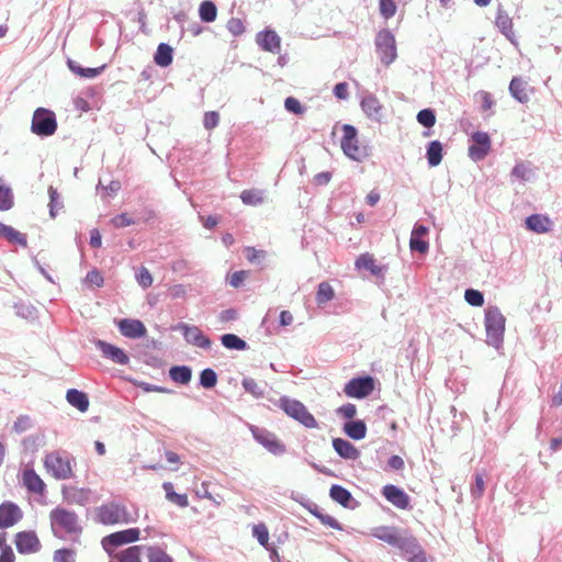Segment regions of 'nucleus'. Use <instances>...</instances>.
I'll use <instances>...</instances> for the list:
<instances>
[{
  "label": "nucleus",
  "mask_w": 562,
  "mask_h": 562,
  "mask_svg": "<svg viewBox=\"0 0 562 562\" xmlns=\"http://www.w3.org/2000/svg\"><path fill=\"white\" fill-rule=\"evenodd\" d=\"M506 318L497 306L490 305L485 310L484 326L486 344L499 350L503 347Z\"/></svg>",
  "instance_id": "obj_1"
},
{
  "label": "nucleus",
  "mask_w": 562,
  "mask_h": 562,
  "mask_svg": "<svg viewBox=\"0 0 562 562\" xmlns=\"http://www.w3.org/2000/svg\"><path fill=\"white\" fill-rule=\"evenodd\" d=\"M50 526L55 536L61 538L60 532L67 535H79L82 528L79 518L75 512L68 510L63 507L54 508L50 514Z\"/></svg>",
  "instance_id": "obj_2"
},
{
  "label": "nucleus",
  "mask_w": 562,
  "mask_h": 562,
  "mask_svg": "<svg viewBox=\"0 0 562 562\" xmlns=\"http://www.w3.org/2000/svg\"><path fill=\"white\" fill-rule=\"evenodd\" d=\"M97 519L102 525H127L136 520L126 506L117 502H108L97 508Z\"/></svg>",
  "instance_id": "obj_3"
},
{
  "label": "nucleus",
  "mask_w": 562,
  "mask_h": 562,
  "mask_svg": "<svg viewBox=\"0 0 562 562\" xmlns=\"http://www.w3.org/2000/svg\"><path fill=\"white\" fill-rule=\"evenodd\" d=\"M279 406L284 411V413L288 416L297 420L306 428L318 427L315 417L307 411V408L302 402L290 398L288 396H281L279 400Z\"/></svg>",
  "instance_id": "obj_4"
},
{
  "label": "nucleus",
  "mask_w": 562,
  "mask_h": 562,
  "mask_svg": "<svg viewBox=\"0 0 562 562\" xmlns=\"http://www.w3.org/2000/svg\"><path fill=\"white\" fill-rule=\"evenodd\" d=\"M57 130L56 115L52 110L37 108L32 117L31 131L40 137H48Z\"/></svg>",
  "instance_id": "obj_5"
},
{
  "label": "nucleus",
  "mask_w": 562,
  "mask_h": 562,
  "mask_svg": "<svg viewBox=\"0 0 562 562\" xmlns=\"http://www.w3.org/2000/svg\"><path fill=\"white\" fill-rule=\"evenodd\" d=\"M342 132L344 135L340 146L344 154L356 161L364 159L367 157V151L364 148L359 146L357 128L350 124H345L342 126Z\"/></svg>",
  "instance_id": "obj_6"
},
{
  "label": "nucleus",
  "mask_w": 562,
  "mask_h": 562,
  "mask_svg": "<svg viewBox=\"0 0 562 562\" xmlns=\"http://www.w3.org/2000/svg\"><path fill=\"white\" fill-rule=\"evenodd\" d=\"M375 47L381 63L385 66L391 65L397 56L395 37L389 30H382L375 37Z\"/></svg>",
  "instance_id": "obj_7"
},
{
  "label": "nucleus",
  "mask_w": 562,
  "mask_h": 562,
  "mask_svg": "<svg viewBox=\"0 0 562 562\" xmlns=\"http://www.w3.org/2000/svg\"><path fill=\"white\" fill-rule=\"evenodd\" d=\"M139 533L140 531L138 528H130L116 531L104 537L101 543L104 551L109 555H112L117 552L115 551L117 547L137 541L139 539Z\"/></svg>",
  "instance_id": "obj_8"
},
{
  "label": "nucleus",
  "mask_w": 562,
  "mask_h": 562,
  "mask_svg": "<svg viewBox=\"0 0 562 562\" xmlns=\"http://www.w3.org/2000/svg\"><path fill=\"white\" fill-rule=\"evenodd\" d=\"M44 463L47 471L57 480H67L72 476L70 459L67 456L52 452L46 456Z\"/></svg>",
  "instance_id": "obj_9"
},
{
  "label": "nucleus",
  "mask_w": 562,
  "mask_h": 562,
  "mask_svg": "<svg viewBox=\"0 0 562 562\" xmlns=\"http://www.w3.org/2000/svg\"><path fill=\"white\" fill-rule=\"evenodd\" d=\"M401 550L402 555L408 562H426V555L417 539L407 532H404L398 544L395 547Z\"/></svg>",
  "instance_id": "obj_10"
},
{
  "label": "nucleus",
  "mask_w": 562,
  "mask_h": 562,
  "mask_svg": "<svg viewBox=\"0 0 562 562\" xmlns=\"http://www.w3.org/2000/svg\"><path fill=\"white\" fill-rule=\"evenodd\" d=\"M373 389V378L366 375L349 380L344 387V392L348 397L364 398L372 393Z\"/></svg>",
  "instance_id": "obj_11"
},
{
  "label": "nucleus",
  "mask_w": 562,
  "mask_h": 562,
  "mask_svg": "<svg viewBox=\"0 0 562 562\" xmlns=\"http://www.w3.org/2000/svg\"><path fill=\"white\" fill-rule=\"evenodd\" d=\"M250 431L254 439L263 446L269 452L276 456H280L285 452V446L278 440L274 434L257 426H251Z\"/></svg>",
  "instance_id": "obj_12"
},
{
  "label": "nucleus",
  "mask_w": 562,
  "mask_h": 562,
  "mask_svg": "<svg viewBox=\"0 0 562 562\" xmlns=\"http://www.w3.org/2000/svg\"><path fill=\"white\" fill-rule=\"evenodd\" d=\"M472 144L469 147V156L474 161L483 160L491 150V138L485 132H474L471 135Z\"/></svg>",
  "instance_id": "obj_13"
},
{
  "label": "nucleus",
  "mask_w": 562,
  "mask_h": 562,
  "mask_svg": "<svg viewBox=\"0 0 562 562\" xmlns=\"http://www.w3.org/2000/svg\"><path fill=\"white\" fill-rule=\"evenodd\" d=\"M177 329L182 331L183 338L188 344L193 345V346L199 347L204 350H207L211 348V346H212L211 339L207 336H205L199 327L193 326V325L191 326V325H188L184 323H180L177 326Z\"/></svg>",
  "instance_id": "obj_14"
},
{
  "label": "nucleus",
  "mask_w": 562,
  "mask_h": 562,
  "mask_svg": "<svg viewBox=\"0 0 562 562\" xmlns=\"http://www.w3.org/2000/svg\"><path fill=\"white\" fill-rule=\"evenodd\" d=\"M361 110L367 117L373 122H381L383 117V106L375 94L371 92L363 93L361 98Z\"/></svg>",
  "instance_id": "obj_15"
},
{
  "label": "nucleus",
  "mask_w": 562,
  "mask_h": 562,
  "mask_svg": "<svg viewBox=\"0 0 562 562\" xmlns=\"http://www.w3.org/2000/svg\"><path fill=\"white\" fill-rule=\"evenodd\" d=\"M23 518L21 508L12 502H3L0 505V529H7L18 524Z\"/></svg>",
  "instance_id": "obj_16"
},
{
  "label": "nucleus",
  "mask_w": 562,
  "mask_h": 562,
  "mask_svg": "<svg viewBox=\"0 0 562 562\" xmlns=\"http://www.w3.org/2000/svg\"><path fill=\"white\" fill-rule=\"evenodd\" d=\"M15 547L19 553L30 554L40 551L41 542L34 531H20L15 536Z\"/></svg>",
  "instance_id": "obj_17"
},
{
  "label": "nucleus",
  "mask_w": 562,
  "mask_h": 562,
  "mask_svg": "<svg viewBox=\"0 0 562 562\" xmlns=\"http://www.w3.org/2000/svg\"><path fill=\"white\" fill-rule=\"evenodd\" d=\"M94 345L104 358L112 360L114 363L125 366L130 362V357L123 349L101 339L95 340Z\"/></svg>",
  "instance_id": "obj_18"
},
{
  "label": "nucleus",
  "mask_w": 562,
  "mask_h": 562,
  "mask_svg": "<svg viewBox=\"0 0 562 562\" xmlns=\"http://www.w3.org/2000/svg\"><path fill=\"white\" fill-rule=\"evenodd\" d=\"M382 495L398 509L409 508L411 498L408 494L396 485L387 484L383 486Z\"/></svg>",
  "instance_id": "obj_19"
},
{
  "label": "nucleus",
  "mask_w": 562,
  "mask_h": 562,
  "mask_svg": "<svg viewBox=\"0 0 562 562\" xmlns=\"http://www.w3.org/2000/svg\"><path fill=\"white\" fill-rule=\"evenodd\" d=\"M120 333L127 338L136 339L146 335V327L139 319L122 318L117 323Z\"/></svg>",
  "instance_id": "obj_20"
},
{
  "label": "nucleus",
  "mask_w": 562,
  "mask_h": 562,
  "mask_svg": "<svg viewBox=\"0 0 562 562\" xmlns=\"http://www.w3.org/2000/svg\"><path fill=\"white\" fill-rule=\"evenodd\" d=\"M256 42L259 47L266 52H270L277 54L281 48V38L280 36L272 30H265L257 34Z\"/></svg>",
  "instance_id": "obj_21"
},
{
  "label": "nucleus",
  "mask_w": 562,
  "mask_h": 562,
  "mask_svg": "<svg viewBox=\"0 0 562 562\" xmlns=\"http://www.w3.org/2000/svg\"><path fill=\"white\" fill-rule=\"evenodd\" d=\"M356 268L357 269H366L371 272L372 276L376 278L384 279V276L387 271L386 266H381L376 263V260L374 259L373 255L371 254H362L360 255L356 260Z\"/></svg>",
  "instance_id": "obj_22"
},
{
  "label": "nucleus",
  "mask_w": 562,
  "mask_h": 562,
  "mask_svg": "<svg viewBox=\"0 0 562 562\" xmlns=\"http://www.w3.org/2000/svg\"><path fill=\"white\" fill-rule=\"evenodd\" d=\"M429 233L425 225L415 224L409 238V247L412 251L425 254L428 251L429 244L424 237Z\"/></svg>",
  "instance_id": "obj_23"
},
{
  "label": "nucleus",
  "mask_w": 562,
  "mask_h": 562,
  "mask_svg": "<svg viewBox=\"0 0 562 562\" xmlns=\"http://www.w3.org/2000/svg\"><path fill=\"white\" fill-rule=\"evenodd\" d=\"M403 533L396 527L391 526H380L372 530L373 537L394 548L398 544Z\"/></svg>",
  "instance_id": "obj_24"
},
{
  "label": "nucleus",
  "mask_w": 562,
  "mask_h": 562,
  "mask_svg": "<svg viewBox=\"0 0 562 562\" xmlns=\"http://www.w3.org/2000/svg\"><path fill=\"white\" fill-rule=\"evenodd\" d=\"M333 448L337 454L346 460H357L360 451L348 440L342 438L333 439Z\"/></svg>",
  "instance_id": "obj_25"
},
{
  "label": "nucleus",
  "mask_w": 562,
  "mask_h": 562,
  "mask_svg": "<svg viewBox=\"0 0 562 562\" xmlns=\"http://www.w3.org/2000/svg\"><path fill=\"white\" fill-rule=\"evenodd\" d=\"M329 496L333 501L338 503L345 508H355L357 502L353 499L351 493L341 485L334 484L329 490Z\"/></svg>",
  "instance_id": "obj_26"
},
{
  "label": "nucleus",
  "mask_w": 562,
  "mask_h": 562,
  "mask_svg": "<svg viewBox=\"0 0 562 562\" xmlns=\"http://www.w3.org/2000/svg\"><path fill=\"white\" fill-rule=\"evenodd\" d=\"M509 93L520 103L529 101V85L520 77H514L509 83Z\"/></svg>",
  "instance_id": "obj_27"
},
{
  "label": "nucleus",
  "mask_w": 562,
  "mask_h": 562,
  "mask_svg": "<svg viewBox=\"0 0 562 562\" xmlns=\"http://www.w3.org/2000/svg\"><path fill=\"white\" fill-rule=\"evenodd\" d=\"M551 226L552 222L550 218L541 214H532L526 218V227L538 234L549 232Z\"/></svg>",
  "instance_id": "obj_28"
},
{
  "label": "nucleus",
  "mask_w": 562,
  "mask_h": 562,
  "mask_svg": "<svg viewBox=\"0 0 562 562\" xmlns=\"http://www.w3.org/2000/svg\"><path fill=\"white\" fill-rule=\"evenodd\" d=\"M143 550H145V546H132L110 557L117 562H142L140 557Z\"/></svg>",
  "instance_id": "obj_29"
},
{
  "label": "nucleus",
  "mask_w": 562,
  "mask_h": 562,
  "mask_svg": "<svg viewBox=\"0 0 562 562\" xmlns=\"http://www.w3.org/2000/svg\"><path fill=\"white\" fill-rule=\"evenodd\" d=\"M344 432L353 440H361L367 435V425L362 419H352L344 425Z\"/></svg>",
  "instance_id": "obj_30"
},
{
  "label": "nucleus",
  "mask_w": 562,
  "mask_h": 562,
  "mask_svg": "<svg viewBox=\"0 0 562 562\" xmlns=\"http://www.w3.org/2000/svg\"><path fill=\"white\" fill-rule=\"evenodd\" d=\"M510 178L513 180L528 182L535 178V170L532 169L530 162L518 161L510 171Z\"/></svg>",
  "instance_id": "obj_31"
},
{
  "label": "nucleus",
  "mask_w": 562,
  "mask_h": 562,
  "mask_svg": "<svg viewBox=\"0 0 562 562\" xmlns=\"http://www.w3.org/2000/svg\"><path fill=\"white\" fill-rule=\"evenodd\" d=\"M67 402L76 407L78 411L85 413L89 408V398L88 395L79 390L70 389L66 393Z\"/></svg>",
  "instance_id": "obj_32"
},
{
  "label": "nucleus",
  "mask_w": 562,
  "mask_h": 562,
  "mask_svg": "<svg viewBox=\"0 0 562 562\" xmlns=\"http://www.w3.org/2000/svg\"><path fill=\"white\" fill-rule=\"evenodd\" d=\"M0 237L9 243L18 244L22 247L27 246L26 235L16 231L12 226L5 225L0 222Z\"/></svg>",
  "instance_id": "obj_33"
},
{
  "label": "nucleus",
  "mask_w": 562,
  "mask_h": 562,
  "mask_svg": "<svg viewBox=\"0 0 562 562\" xmlns=\"http://www.w3.org/2000/svg\"><path fill=\"white\" fill-rule=\"evenodd\" d=\"M23 484L32 493H42L45 488L43 480L34 470H25L23 472Z\"/></svg>",
  "instance_id": "obj_34"
},
{
  "label": "nucleus",
  "mask_w": 562,
  "mask_h": 562,
  "mask_svg": "<svg viewBox=\"0 0 562 562\" xmlns=\"http://www.w3.org/2000/svg\"><path fill=\"white\" fill-rule=\"evenodd\" d=\"M169 378L176 383L186 385L192 379V370L188 366H173L169 369Z\"/></svg>",
  "instance_id": "obj_35"
},
{
  "label": "nucleus",
  "mask_w": 562,
  "mask_h": 562,
  "mask_svg": "<svg viewBox=\"0 0 562 562\" xmlns=\"http://www.w3.org/2000/svg\"><path fill=\"white\" fill-rule=\"evenodd\" d=\"M173 59L172 47L166 43H160L154 56L155 63L160 67H168Z\"/></svg>",
  "instance_id": "obj_36"
},
{
  "label": "nucleus",
  "mask_w": 562,
  "mask_h": 562,
  "mask_svg": "<svg viewBox=\"0 0 562 562\" xmlns=\"http://www.w3.org/2000/svg\"><path fill=\"white\" fill-rule=\"evenodd\" d=\"M67 66L68 68L76 75L82 77V78H95L97 76H99L103 69H104V66H101V67H97V68H85L82 66H80L77 61L72 60V59H68L67 60Z\"/></svg>",
  "instance_id": "obj_37"
},
{
  "label": "nucleus",
  "mask_w": 562,
  "mask_h": 562,
  "mask_svg": "<svg viewBox=\"0 0 562 562\" xmlns=\"http://www.w3.org/2000/svg\"><path fill=\"white\" fill-rule=\"evenodd\" d=\"M426 157L430 167L438 166L442 160V144L439 140H431L427 146Z\"/></svg>",
  "instance_id": "obj_38"
},
{
  "label": "nucleus",
  "mask_w": 562,
  "mask_h": 562,
  "mask_svg": "<svg viewBox=\"0 0 562 562\" xmlns=\"http://www.w3.org/2000/svg\"><path fill=\"white\" fill-rule=\"evenodd\" d=\"M148 562H175L164 549L158 546H145Z\"/></svg>",
  "instance_id": "obj_39"
},
{
  "label": "nucleus",
  "mask_w": 562,
  "mask_h": 562,
  "mask_svg": "<svg viewBox=\"0 0 562 562\" xmlns=\"http://www.w3.org/2000/svg\"><path fill=\"white\" fill-rule=\"evenodd\" d=\"M222 345L229 350H245L247 342L235 334H224L221 336Z\"/></svg>",
  "instance_id": "obj_40"
},
{
  "label": "nucleus",
  "mask_w": 562,
  "mask_h": 562,
  "mask_svg": "<svg viewBox=\"0 0 562 562\" xmlns=\"http://www.w3.org/2000/svg\"><path fill=\"white\" fill-rule=\"evenodd\" d=\"M162 487L166 492V498L178 505L179 507H187L189 505L188 496L186 494H178L173 491V485L170 482H165Z\"/></svg>",
  "instance_id": "obj_41"
},
{
  "label": "nucleus",
  "mask_w": 562,
  "mask_h": 562,
  "mask_svg": "<svg viewBox=\"0 0 562 562\" xmlns=\"http://www.w3.org/2000/svg\"><path fill=\"white\" fill-rule=\"evenodd\" d=\"M310 513L314 515L316 518H318L323 525L336 530L342 529L341 525L336 518L328 514H324L323 510L317 505H313V507L310 508Z\"/></svg>",
  "instance_id": "obj_42"
},
{
  "label": "nucleus",
  "mask_w": 562,
  "mask_h": 562,
  "mask_svg": "<svg viewBox=\"0 0 562 562\" xmlns=\"http://www.w3.org/2000/svg\"><path fill=\"white\" fill-rule=\"evenodd\" d=\"M244 390L251 394L255 398H262L265 396L266 383L260 384L252 378H244L241 381Z\"/></svg>",
  "instance_id": "obj_43"
},
{
  "label": "nucleus",
  "mask_w": 562,
  "mask_h": 562,
  "mask_svg": "<svg viewBox=\"0 0 562 562\" xmlns=\"http://www.w3.org/2000/svg\"><path fill=\"white\" fill-rule=\"evenodd\" d=\"M200 19L205 23L215 21L217 15V9L214 2L205 0L200 4L199 8Z\"/></svg>",
  "instance_id": "obj_44"
},
{
  "label": "nucleus",
  "mask_w": 562,
  "mask_h": 562,
  "mask_svg": "<svg viewBox=\"0 0 562 562\" xmlns=\"http://www.w3.org/2000/svg\"><path fill=\"white\" fill-rule=\"evenodd\" d=\"M335 296L333 286L328 282H321L316 292V302L318 305H324L331 301Z\"/></svg>",
  "instance_id": "obj_45"
},
{
  "label": "nucleus",
  "mask_w": 562,
  "mask_h": 562,
  "mask_svg": "<svg viewBox=\"0 0 562 562\" xmlns=\"http://www.w3.org/2000/svg\"><path fill=\"white\" fill-rule=\"evenodd\" d=\"M240 200L244 204L257 206L263 202V192L258 189L244 190Z\"/></svg>",
  "instance_id": "obj_46"
},
{
  "label": "nucleus",
  "mask_w": 562,
  "mask_h": 562,
  "mask_svg": "<svg viewBox=\"0 0 562 562\" xmlns=\"http://www.w3.org/2000/svg\"><path fill=\"white\" fill-rule=\"evenodd\" d=\"M13 204V193L11 188L0 183V211L11 210Z\"/></svg>",
  "instance_id": "obj_47"
},
{
  "label": "nucleus",
  "mask_w": 562,
  "mask_h": 562,
  "mask_svg": "<svg viewBox=\"0 0 562 562\" xmlns=\"http://www.w3.org/2000/svg\"><path fill=\"white\" fill-rule=\"evenodd\" d=\"M199 383L204 389L214 387L217 383L216 372L211 368H206V369L202 370L200 373Z\"/></svg>",
  "instance_id": "obj_48"
},
{
  "label": "nucleus",
  "mask_w": 562,
  "mask_h": 562,
  "mask_svg": "<svg viewBox=\"0 0 562 562\" xmlns=\"http://www.w3.org/2000/svg\"><path fill=\"white\" fill-rule=\"evenodd\" d=\"M416 120L424 127L430 128L436 123V113L432 109H423L417 113Z\"/></svg>",
  "instance_id": "obj_49"
},
{
  "label": "nucleus",
  "mask_w": 562,
  "mask_h": 562,
  "mask_svg": "<svg viewBox=\"0 0 562 562\" xmlns=\"http://www.w3.org/2000/svg\"><path fill=\"white\" fill-rule=\"evenodd\" d=\"M48 195H49V204H48L49 205V215L52 217H55L58 210H60L63 207V202H61L59 193L52 186L48 188Z\"/></svg>",
  "instance_id": "obj_50"
},
{
  "label": "nucleus",
  "mask_w": 562,
  "mask_h": 562,
  "mask_svg": "<svg viewBox=\"0 0 562 562\" xmlns=\"http://www.w3.org/2000/svg\"><path fill=\"white\" fill-rule=\"evenodd\" d=\"M252 536L262 547L269 550V531L263 524L255 525L252 527Z\"/></svg>",
  "instance_id": "obj_51"
},
{
  "label": "nucleus",
  "mask_w": 562,
  "mask_h": 562,
  "mask_svg": "<svg viewBox=\"0 0 562 562\" xmlns=\"http://www.w3.org/2000/svg\"><path fill=\"white\" fill-rule=\"evenodd\" d=\"M464 300L468 304L475 307H480L484 304L483 293L475 289H467L464 292Z\"/></svg>",
  "instance_id": "obj_52"
},
{
  "label": "nucleus",
  "mask_w": 562,
  "mask_h": 562,
  "mask_svg": "<svg viewBox=\"0 0 562 562\" xmlns=\"http://www.w3.org/2000/svg\"><path fill=\"white\" fill-rule=\"evenodd\" d=\"M484 491H485L484 474L475 473V475H474V483L471 486V496L474 499H477V498L482 497Z\"/></svg>",
  "instance_id": "obj_53"
},
{
  "label": "nucleus",
  "mask_w": 562,
  "mask_h": 562,
  "mask_svg": "<svg viewBox=\"0 0 562 562\" xmlns=\"http://www.w3.org/2000/svg\"><path fill=\"white\" fill-rule=\"evenodd\" d=\"M53 562H76V552L67 548L58 549L54 552Z\"/></svg>",
  "instance_id": "obj_54"
},
{
  "label": "nucleus",
  "mask_w": 562,
  "mask_h": 562,
  "mask_svg": "<svg viewBox=\"0 0 562 562\" xmlns=\"http://www.w3.org/2000/svg\"><path fill=\"white\" fill-rule=\"evenodd\" d=\"M379 8L384 19H391L396 13L395 0H380Z\"/></svg>",
  "instance_id": "obj_55"
},
{
  "label": "nucleus",
  "mask_w": 562,
  "mask_h": 562,
  "mask_svg": "<svg viewBox=\"0 0 562 562\" xmlns=\"http://www.w3.org/2000/svg\"><path fill=\"white\" fill-rule=\"evenodd\" d=\"M496 25L503 34L507 35L512 30V20L505 12L499 10L496 16Z\"/></svg>",
  "instance_id": "obj_56"
},
{
  "label": "nucleus",
  "mask_w": 562,
  "mask_h": 562,
  "mask_svg": "<svg viewBox=\"0 0 562 562\" xmlns=\"http://www.w3.org/2000/svg\"><path fill=\"white\" fill-rule=\"evenodd\" d=\"M32 427V419L27 415H21L13 423V430L16 434H22Z\"/></svg>",
  "instance_id": "obj_57"
},
{
  "label": "nucleus",
  "mask_w": 562,
  "mask_h": 562,
  "mask_svg": "<svg viewBox=\"0 0 562 562\" xmlns=\"http://www.w3.org/2000/svg\"><path fill=\"white\" fill-rule=\"evenodd\" d=\"M267 257V252L265 250H257L255 248L246 249V258L255 265H262Z\"/></svg>",
  "instance_id": "obj_58"
},
{
  "label": "nucleus",
  "mask_w": 562,
  "mask_h": 562,
  "mask_svg": "<svg viewBox=\"0 0 562 562\" xmlns=\"http://www.w3.org/2000/svg\"><path fill=\"white\" fill-rule=\"evenodd\" d=\"M136 280L143 289H147L153 284V277L149 270L142 267L136 273Z\"/></svg>",
  "instance_id": "obj_59"
},
{
  "label": "nucleus",
  "mask_w": 562,
  "mask_h": 562,
  "mask_svg": "<svg viewBox=\"0 0 562 562\" xmlns=\"http://www.w3.org/2000/svg\"><path fill=\"white\" fill-rule=\"evenodd\" d=\"M220 114L216 111L205 112L203 117V126L205 130H213L218 125Z\"/></svg>",
  "instance_id": "obj_60"
},
{
  "label": "nucleus",
  "mask_w": 562,
  "mask_h": 562,
  "mask_svg": "<svg viewBox=\"0 0 562 562\" xmlns=\"http://www.w3.org/2000/svg\"><path fill=\"white\" fill-rule=\"evenodd\" d=\"M284 108L288 112H291L294 114L304 113V108L302 106L301 102L293 97H288L284 100Z\"/></svg>",
  "instance_id": "obj_61"
},
{
  "label": "nucleus",
  "mask_w": 562,
  "mask_h": 562,
  "mask_svg": "<svg viewBox=\"0 0 562 562\" xmlns=\"http://www.w3.org/2000/svg\"><path fill=\"white\" fill-rule=\"evenodd\" d=\"M111 223L115 228H123V227L135 224V221L131 216H128L126 213H121V214L114 216L111 220Z\"/></svg>",
  "instance_id": "obj_62"
},
{
  "label": "nucleus",
  "mask_w": 562,
  "mask_h": 562,
  "mask_svg": "<svg viewBox=\"0 0 562 562\" xmlns=\"http://www.w3.org/2000/svg\"><path fill=\"white\" fill-rule=\"evenodd\" d=\"M336 413L344 417V418H347V419H350L352 420V418L356 416L357 414V407L355 404H351V403H347L345 405H341L340 407L337 408Z\"/></svg>",
  "instance_id": "obj_63"
},
{
  "label": "nucleus",
  "mask_w": 562,
  "mask_h": 562,
  "mask_svg": "<svg viewBox=\"0 0 562 562\" xmlns=\"http://www.w3.org/2000/svg\"><path fill=\"white\" fill-rule=\"evenodd\" d=\"M227 30L234 35L239 36L245 32V26L241 22V20L232 18L227 22Z\"/></svg>",
  "instance_id": "obj_64"
}]
</instances>
